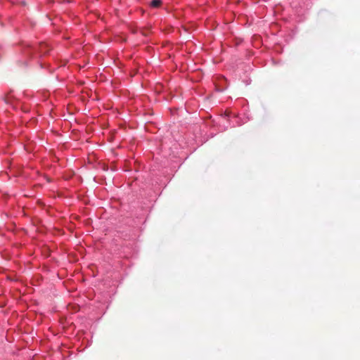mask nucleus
I'll return each mask as SVG.
<instances>
[{"label": "nucleus", "instance_id": "nucleus-1", "mask_svg": "<svg viewBox=\"0 0 360 360\" xmlns=\"http://www.w3.org/2000/svg\"><path fill=\"white\" fill-rule=\"evenodd\" d=\"M161 4L160 0H153L151 1V6L153 7H158Z\"/></svg>", "mask_w": 360, "mask_h": 360}]
</instances>
